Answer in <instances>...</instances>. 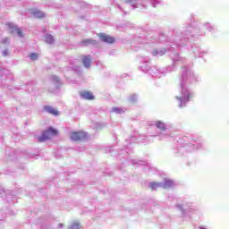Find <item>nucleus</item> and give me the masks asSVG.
I'll use <instances>...</instances> for the list:
<instances>
[{
	"label": "nucleus",
	"mask_w": 229,
	"mask_h": 229,
	"mask_svg": "<svg viewBox=\"0 0 229 229\" xmlns=\"http://www.w3.org/2000/svg\"><path fill=\"white\" fill-rule=\"evenodd\" d=\"M201 35L202 37L205 36V31H199V29L193 27L192 25L189 24L183 27V30L180 36H176L174 38V42L176 47L182 49V47H189L191 46L190 51L193 53L195 58H203L207 53L206 50H203L199 47L198 44H191V38H194V37Z\"/></svg>",
	"instance_id": "nucleus-2"
},
{
	"label": "nucleus",
	"mask_w": 229,
	"mask_h": 229,
	"mask_svg": "<svg viewBox=\"0 0 229 229\" xmlns=\"http://www.w3.org/2000/svg\"><path fill=\"white\" fill-rule=\"evenodd\" d=\"M98 37L102 42H106V44H114L115 42V39L109 35H106L105 33L98 34Z\"/></svg>",
	"instance_id": "nucleus-12"
},
{
	"label": "nucleus",
	"mask_w": 229,
	"mask_h": 229,
	"mask_svg": "<svg viewBox=\"0 0 229 229\" xmlns=\"http://www.w3.org/2000/svg\"><path fill=\"white\" fill-rule=\"evenodd\" d=\"M168 51H170V53H172L170 56L174 64H176V62H182V57L180 56L178 50L174 49V47H171L170 48H168Z\"/></svg>",
	"instance_id": "nucleus-11"
},
{
	"label": "nucleus",
	"mask_w": 229,
	"mask_h": 229,
	"mask_svg": "<svg viewBox=\"0 0 229 229\" xmlns=\"http://www.w3.org/2000/svg\"><path fill=\"white\" fill-rule=\"evenodd\" d=\"M1 76L2 78L5 76V81H8V80H13V75H12L8 70H1Z\"/></svg>",
	"instance_id": "nucleus-17"
},
{
	"label": "nucleus",
	"mask_w": 229,
	"mask_h": 229,
	"mask_svg": "<svg viewBox=\"0 0 229 229\" xmlns=\"http://www.w3.org/2000/svg\"><path fill=\"white\" fill-rule=\"evenodd\" d=\"M138 97L137 95H131L129 97V102L130 103H137Z\"/></svg>",
	"instance_id": "nucleus-28"
},
{
	"label": "nucleus",
	"mask_w": 229,
	"mask_h": 229,
	"mask_svg": "<svg viewBox=\"0 0 229 229\" xmlns=\"http://www.w3.org/2000/svg\"><path fill=\"white\" fill-rule=\"evenodd\" d=\"M142 8H145V10H148V5H145L144 4H141Z\"/></svg>",
	"instance_id": "nucleus-36"
},
{
	"label": "nucleus",
	"mask_w": 229,
	"mask_h": 229,
	"mask_svg": "<svg viewBox=\"0 0 229 229\" xmlns=\"http://www.w3.org/2000/svg\"><path fill=\"white\" fill-rule=\"evenodd\" d=\"M3 56H8V49H5L2 52Z\"/></svg>",
	"instance_id": "nucleus-33"
},
{
	"label": "nucleus",
	"mask_w": 229,
	"mask_h": 229,
	"mask_svg": "<svg viewBox=\"0 0 229 229\" xmlns=\"http://www.w3.org/2000/svg\"><path fill=\"white\" fill-rule=\"evenodd\" d=\"M199 149H203V143L196 141L191 137L182 136L178 138L174 153L176 157H187V155Z\"/></svg>",
	"instance_id": "nucleus-3"
},
{
	"label": "nucleus",
	"mask_w": 229,
	"mask_h": 229,
	"mask_svg": "<svg viewBox=\"0 0 229 229\" xmlns=\"http://www.w3.org/2000/svg\"><path fill=\"white\" fill-rule=\"evenodd\" d=\"M180 81V94L175 96L179 108H185L187 104L194 98V93L189 89L191 85H195L199 81V76L194 72L191 66L184 65L182 67Z\"/></svg>",
	"instance_id": "nucleus-1"
},
{
	"label": "nucleus",
	"mask_w": 229,
	"mask_h": 229,
	"mask_svg": "<svg viewBox=\"0 0 229 229\" xmlns=\"http://www.w3.org/2000/svg\"><path fill=\"white\" fill-rule=\"evenodd\" d=\"M51 80L53 81V83H55V89H60V85H61V81H60V78H58L56 75H53L51 77Z\"/></svg>",
	"instance_id": "nucleus-23"
},
{
	"label": "nucleus",
	"mask_w": 229,
	"mask_h": 229,
	"mask_svg": "<svg viewBox=\"0 0 229 229\" xmlns=\"http://www.w3.org/2000/svg\"><path fill=\"white\" fill-rule=\"evenodd\" d=\"M157 137H159V140H165V139L171 137V134L169 132H160Z\"/></svg>",
	"instance_id": "nucleus-26"
},
{
	"label": "nucleus",
	"mask_w": 229,
	"mask_h": 229,
	"mask_svg": "<svg viewBox=\"0 0 229 229\" xmlns=\"http://www.w3.org/2000/svg\"><path fill=\"white\" fill-rule=\"evenodd\" d=\"M80 227H81L80 223L75 222L70 225L69 229H80Z\"/></svg>",
	"instance_id": "nucleus-29"
},
{
	"label": "nucleus",
	"mask_w": 229,
	"mask_h": 229,
	"mask_svg": "<svg viewBox=\"0 0 229 229\" xmlns=\"http://www.w3.org/2000/svg\"><path fill=\"white\" fill-rule=\"evenodd\" d=\"M138 61L140 62V71L145 72V74H150L153 78H162V76H165L167 72L173 71L171 66L162 69L156 65L151 66V58L149 56H140Z\"/></svg>",
	"instance_id": "nucleus-4"
},
{
	"label": "nucleus",
	"mask_w": 229,
	"mask_h": 229,
	"mask_svg": "<svg viewBox=\"0 0 229 229\" xmlns=\"http://www.w3.org/2000/svg\"><path fill=\"white\" fill-rule=\"evenodd\" d=\"M174 186V182L169 179H164L161 182H150L148 187L151 188L152 191H157V189H171Z\"/></svg>",
	"instance_id": "nucleus-7"
},
{
	"label": "nucleus",
	"mask_w": 229,
	"mask_h": 229,
	"mask_svg": "<svg viewBox=\"0 0 229 229\" xmlns=\"http://www.w3.org/2000/svg\"><path fill=\"white\" fill-rule=\"evenodd\" d=\"M91 63H92V55H87L82 56V64L86 69H90Z\"/></svg>",
	"instance_id": "nucleus-13"
},
{
	"label": "nucleus",
	"mask_w": 229,
	"mask_h": 229,
	"mask_svg": "<svg viewBox=\"0 0 229 229\" xmlns=\"http://www.w3.org/2000/svg\"><path fill=\"white\" fill-rule=\"evenodd\" d=\"M2 44H10V38H2Z\"/></svg>",
	"instance_id": "nucleus-31"
},
{
	"label": "nucleus",
	"mask_w": 229,
	"mask_h": 229,
	"mask_svg": "<svg viewBox=\"0 0 229 229\" xmlns=\"http://www.w3.org/2000/svg\"><path fill=\"white\" fill-rule=\"evenodd\" d=\"M202 28H204V30H208V31H214V30H216V26L210 22H204L202 24Z\"/></svg>",
	"instance_id": "nucleus-22"
},
{
	"label": "nucleus",
	"mask_w": 229,
	"mask_h": 229,
	"mask_svg": "<svg viewBox=\"0 0 229 229\" xmlns=\"http://www.w3.org/2000/svg\"><path fill=\"white\" fill-rule=\"evenodd\" d=\"M3 193H4V190H1V191H0V196H1Z\"/></svg>",
	"instance_id": "nucleus-38"
},
{
	"label": "nucleus",
	"mask_w": 229,
	"mask_h": 229,
	"mask_svg": "<svg viewBox=\"0 0 229 229\" xmlns=\"http://www.w3.org/2000/svg\"><path fill=\"white\" fill-rule=\"evenodd\" d=\"M138 165H146V161H139Z\"/></svg>",
	"instance_id": "nucleus-34"
},
{
	"label": "nucleus",
	"mask_w": 229,
	"mask_h": 229,
	"mask_svg": "<svg viewBox=\"0 0 229 229\" xmlns=\"http://www.w3.org/2000/svg\"><path fill=\"white\" fill-rule=\"evenodd\" d=\"M144 138L142 139V140H140V138H138V142H143L144 144H146V142H148V138L146 136H143Z\"/></svg>",
	"instance_id": "nucleus-32"
},
{
	"label": "nucleus",
	"mask_w": 229,
	"mask_h": 229,
	"mask_svg": "<svg viewBox=\"0 0 229 229\" xmlns=\"http://www.w3.org/2000/svg\"><path fill=\"white\" fill-rule=\"evenodd\" d=\"M134 42L140 44V46L145 45V47H153L155 44H160V39L157 37L147 36L146 32H143L141 36H138L134 38Z\"/></svg>",
	"instance_id": "nucleus-5"
},
{
	"label": "nucleus",
	"mask_w": 229,
	"mask_h": 229,
	"mask_svg": "<svg viewBox=\"0 0 229 229\" xmlns=\"http://www.w3.org/2000/svg\"><path fill=\"white\" fill-rule=\"evenodd\" d=\"M31 13L37 19H42L43 17H46V13H44L42 11L38 9L32 10Z\"/></svg>",
	"instance_id": "nucleus-16"
},
{
	"label": "nucleus",
	"mask_w": 229,
	"mask_h": 229,
	"mask_svg": "<svg viewBox=\"0 0 229 229\" xmlns=\"http://www.w3.org/2000/svg\"><path fill=\"white\" fill-rule=\"evenodd\" d=\"M8 28H9L10 33H13V35H17L21 38H22V37H24L22 30H21V29H19V28H17V26H15V24L8 23Z\"/></svg>",
	"instance_id": "nucleus-10"
},
{
	"label": "nucleus",
	"mask_w": 229,
	"mask_h": 229,
	"mask_svg": "<svg viewBox=\"0 0 229 229\" xmlns=\"http://www.w3.org/2000/svg\"><path fill=\"white\" fill-rule=\"evenodd\" d=\"M45 40L47 44H55V38L51 34H46Z\"/></svg>",
	"instance_id": "nucleus-25"
},
{
	"label": "nucleus",
	"mask_w": 229,
	"mask_h": 229,
	"mask_svg": "<svg viewBox=\"0 0 229 229\" xmlns=\"http://www.w3.org/2000/svg\"><path fill=\"white\" fill-rule=\"evenodd\" d=\"M73 71H78V67L71 66Z\"/></svg>",
	"instance_id": "nucleus-37"
},
{
	"label": "nucleus",
	"mask_w": 229,
	"mask_h": 229,
	"mask_svg": "<svg viewBox=\"0 0 229 229\" xmlns=\"http://www.w3.org/2000/svg\"><path fill=\"white\" fill-rule=\"evenodd\" d=\"M124 3L126 4H131L132 10H137V8H139V5H138L139 0H125Z\"/></svg>",
	"instance_id": "nucleus-19"
},
{
	"label": "nucleus",
	"mask_w": 229,
	"mask_h": 229,
	"mask_svg": "<svg viewBox=\"0 0 229 229\" xmlns=\"http://www.w3.org/2000/svg\"><path fill=\"white\" fill-rule=\"evenodd\" d=\"M152 126H156L157 130H160L161 131H165L167 130V124L162 121H156L152 123Z\"/></svg>",
	"instance_id": "nucleus-14"
},
{
	"label": "nucleus",
	"mask_w": 229,
	"mask_h": 229,
	"mask_svg": "<svg viewBox=\"0 0 229 229\" xmlns=\"http://www.w3.org/2000/svg\"><path fill=\"white\" fill-rule=\"evenodd\" d=\"M175 207L177 210L181 211V214L182 216H185L189 214V212H192L196 210V208H194V204L191 201H190L188 199H182L178 200Z\"/></svg>",
	"instance_id": "nucleus-6"
},
{
	"label": "nucleus",
	"mask_w": 229,
	"mask_h": 229,
	"mask_svg": "<svg viewBox=\"0 0 229 229\" xmlns=\"http://www.w3.org/2000/svg\"><path fill=\"white\" fill-rule=\"evenodd\" d=\"M44 110H46L48 114H52V115H58V111L54 109L51 106H46Z\"/></svg>",
	"instance_id": "nucleus-24"
},
{
	"label": "nucleus",
	"mask_w": 229,
	"mask_h": 229,
	"mask_svg": "<svg viewBox=\"0 0 229 229\" xmlns=\"http://www.w3.org/2000/svg\"><path fill=\"white\" fill-rule=\"evenodd\" d=\"M30 60H37L38 58V55H37L36 53H32L30 55Z\"/></svg>",
	"instance_id": "nucleus-30"
},
{
	"label": "nucleus",
	"mask_w": 229,
	"mask_h": 229,
	"mask_svg": "<svg viewBox=\"0 0 229 229\" xmlns=\"http://www.w3.org/2000/svg\"><path fill=\"white\" fill-rule=\"evenodd\" d=\"M167 52V48L154 49L152 51V56H164V54Z\"/></svg>",
	"instance_id": "nucleus-15"
},
{
	"label": "nucleus",
	"mask_w": 229,
	"mask_h": 229,
	"mask_svg": "<svg viewBox=\"0 0 229 229\" xmlns=\"http://www.w3.org/2000/svg\"><path fill=\"white\" fill-rule=\"evenodd\" d=\"M148 3L152 8H157V6L164 4V0H148Z\"/></svg>",
	"instance_id": "nucleus-18"
},
{
	"label": "nucleus",
	"mask_w": 229,
	"mask_h": 229,
	"mask_svg": "<svg viewBox=\"0 0 229 229\" xmlns=\"http://www.w3.org/2000/svg\"><path fill=\"white\" fill-rule=\"evenodd\" d=\"M58 133V131L53 127H49L47 131H43L42 135L38 138V142H46L49 140L51 137H55Z\"/></svg>",
	"instance_id": "nucleus-8"
},
{
	"label": "nucleus",
	"mask_w": 229,
	"mask_h": 229,
	"mask_svg": "<svg viewBox=\"0 0 229 229\" xmlns=\"http://www.w3.org/2000/svg\"><path fill=\"white\" fill-rule=\"evenodd\" d=\"M199 229H210V228H208V226L207 225H200L199 226Z\"/></svg>",
	"instance_id": "nucleus-35"
},
{
	"label": "nucleus",
	"mask_w": 229,
	"mask_h": 229,
	"mask_svg": "<svg viewBox=\"0 0 229 229\" xmlns=\"http://www.w3.org/2000/svg\"><path fill=\"white\" fill-rule=\"evenodd\" d=\"M71 139L74 141L85 140L87 139V132L82 131L72 132Z\"/></svg>",
	"instance_id": "nucleus-9"
},
{
	"label": "nucleus",
	"mask_w": 229,
	"mask_h": 229,
	"mask_svg": "<svg viewBox=\"0 0 229 229\" xmlns=\"http://www.w3.org/2000/svg\"><path fill=\"white\" fill-rule=\"evenodd\" d=\"M64 227V224H59V228H63Z\"/></svg>",
	"instance_id": "nucleus-39"
},
{
	"label": "nucleus",
	"mask_w": 229,
	"mask_h": 229,
	"mask_svg": "<svg viewBox=\"0 0 229 229\" xmlns=\"http://www.w3.org/2000/svg\"><path fill=\"white\" fill-rule=\"evenodd\" d=\"M81 44L83 46H96L98 44V41L90 39V38H87L81 41Z\"/></svg>",
	"instance_id": "nucleus-21"
},
{
	"label": "nucleus",
	"mask_w": 229,
	"mask_h": 229,
	"mask_svg": "<svg viewBox=\"0 0 229 229\" xmlns=\"http://www.w3.org/2000/svg\"><path fill=\"white\" fill-rule=\"evenodd\" d=\"M82 99H94V95L90 91H84L81 93Z\"/></svg>",
	"instance_id": "nucleus-20"
},
{
	"label": "nucleus",
	"mask_w": 229,
	"mask_h": 229,
	"mask_svg": "<svg viewBox=\"0 0 229 229\" xmlns=\"http://www.w3.org/2000/svg\"><path fill=\"white\" fill-rule=\"evenodd\" d=\"M111 112H113L114 114H124V112H126V108L113 107Z\"/></svg>",
	"instance_id": "nucleus-27"
}]
</instances>
